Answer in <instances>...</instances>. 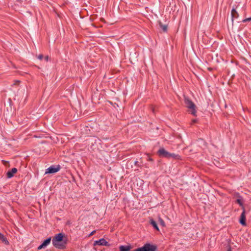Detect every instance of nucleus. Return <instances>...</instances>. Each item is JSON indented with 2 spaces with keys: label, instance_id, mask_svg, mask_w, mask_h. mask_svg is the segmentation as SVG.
<instances>
[{
  "label": "nucleus",
  "instance_id": "obj_22",
  "mask_svg": "<svg viewBox=\"0 0 251 251\" xmlns=\"http://www.w3.org/2000/svg\"><path fill=\"white\" fill-rule=\"evenodd\" d=\"M20 82V81L19 80H15L14 84V85H19Z\"/></svg>",
  "mask_w": 251,
  "mask_h": 251
},
{
  "label": "nucleus",
  "instance_id": "obj_10",
  "mask_svg": "<svg viewBox=\"0 0 251 251\" xmlns=\"http://www.w3.org/2000/svg\"><path fill=\"white\" fill-rule=\"evenodd\" d=\"M240 223L243 226H246V215H245V211L243 210V212L241 214L240 219Z\"/></svg>",
  "mask_w": 251,
  "mask_h": 251
},
{
  "label": "nucleus",
  "instance_id": "obj_20",
  "mask_svg": "<svg viewBox=\"0 0 251 251\" xmlns=\"http://www.w3.org/2000/svg\"><path fill=\"white\" fill-rule=\"evenodd\" d=\"M45 248V247L43 245V244H42L40 246H39L38 247V250H40L43 248Z\"/></svg>",
  "mask_w": 251,
  "mask_h": 251
},
{
  "label": "nucleus",
  "instance_id": "obj_23",
  "mask_svg": "<svg viewBox=\"0 0 251 251\" xmlns=\"http://www.w3.org/2000/svg\"><path fill=\"white\" fill-rule=\"evenodd\" d=\"M95 232H96V231H95V230H94L93 231H92V232L90 233V236H92V235H93L94 234V233H95Z\"/></svg>",
  "mask_w": 251,
  "mask_h": 251
},
{
  "label": "nucleus",
  "instance_id": "obj_19",
  "mask_svg": "<svg viewBox=\"0 0 251 251\" xmlns=\"http://www.w3.org/2000/svg\"><path fill=\"white\" fill-rule=\"evenodd\" d=\"M250 21H251V17L243 20V22L245 23L246 22Z\"/></svg>",
  "mask_w": 251,
  "mask_h": 251
},
{
  "label": "nucleus",
  "instance_id": "obj_24",
  "mask_svg": "<svg viewBox=\"0 0 251 251\" xmlns=\"http://www.w3.org/2000/svg\"><path fill=\"white\" fill-rule=\"evenodd\" d=\"M45 58V60H46V61H48L49 60V56H46Z\"/></svg>",
  "mask_w": 251,
  "mask_h": 251
},
{
  "label": "nucleus",
  "instance_id": "obj_11",
  "mask_svg": "<svg viewBox=\"0 0 251 251\" xmlns=\"http://www.w3.org/2000/svg\"><path fill=\"white\" fill-rule=\"evenodd\" d=\"M0 240H1L5 245H9L8 241L7 240L6 238L4 236V235L1 234V233H0Z\"/></svg>",
  "mask_w": 251,
  "mask_h": 251
},
{
  "label": "nucleus",
  "instance_id": "obj_18",
  "mask_svg": "<svg viewBox=\"0 0 251 251\" xmlns=\"http://www.w3.org/2000/svg\"><path fill=\"white\" fill-rule=\"evenodd\" d=\"M2 162L3 163V164L5 166L9 165V162L7 161H5V160H2Z\"/></svg>",
  "mask_w": 251,
  "mask_h": 251
},
{
  "label": "nucleus",
  "instance_id": "obj_25",
  "mask_svg": "<svg viewBox=\"0 0 251 251\" xmlns=\"http://www.w3.org/2000/svg\"><path fill=\"white\" fill-rule=\"evenodd\" d=\"M197 121L196 119H193L192 121V122L193 124L196 123Z\"/></svg>",
  "mask_w": 251,
  "mask_h": 251
},
{
  "label": "nucleus",
  "instance_id": "obj_4",
  "mask_svg": "<svg viewBox=\"0 0 251 251\" xmlns=\"http://www.w3.org/2000/svg\"><path fill=\"white\" fill-rule=\"evenodd\" d=\"M157 247L149 243L145 244L143 247L138 248L133 251H155Z\"/></svg>",
  "mask_w": 251,
  "mask_h": 251
},
{
  "label": "nucleus",
  "instance_id": "obj_26",
  "mask_svg": "<svg viewBox=\"0 0 251 251\" xmlns=\"http://www.w3.org/2000/svg\"><path fill=\"white\" fill-rule=\"evenodd\" d=\"M152 112H153V113H154V112H155V107H153V108H152Z\"/></svg>",
  "mask_w": 251,
  "mask_h": 251
},
{
  "label": "nucleus",
  "instance_id": "obj_27",
  "mask_svg": "<svg viewBox=\"0 0 251 251\" xmlns=\"http://www.w3.org/2000/svg\"><path fill=\"white\" fill-rule=\"evenodd\" d=\"M137 163H138L137 161H135L134 164L135 165H137Z\"/></svg>",
  "mask_w": 251,
  "mask_h": 251
},
{
  "label": "nucleus",
  "instance_id": "obj_15",
  "mask_svg": "<svg viewBox=\"0 0 251 251\" xmlns=\"http://www.w3.org/2000/svg\"><path fill=\"white\" fill-rule=\"evenodd\" d=\"M151 224L153 226L154 228L157 229V223L154 221H153V220H151Z\"/></svg>",
  "mask_w": 251,
  "mask_h": 251
},
{
  "label": "nucleus",
  "instance_id": "obj_8",
  "mask_svg": "<svg viewBox=\"0 0 251 251\" xmlns=\"http://www.w3.org/2000/svg\"><path fill=\"white\" fill-rule=\"evenodd\" d=\"M159 25L160 27L159 32L160 33H166L168 30V25L163 24L162 23H159Z\"/></svg>",
  "mask_w": 251,
  "mask_h": 251
},
{
  "label": "nucleus",
  "instance_id": "obj_17",
  "mask_svg": "<svg viewBox=\"0 0 251 251\" xmlns=\"http://www.w3.org/2000/svg\"><path fill=\"white\" fill-rule=\"evenodd\" d=\"M237 202L239 203L241 206H243V202L242 200L240 199H238L237 200Z\"/></svg>",
  "mask_w": 251,
  "mask_h": 251
},
{
  "label": "nucleus",
  "instance_id": "obj_14",
  "mask_svg": "<svg viewBox=\"0 0 251 251\" xmlns=\"http://www.w3.org/2000/svg\"><path fill=\"white\" fill-rule=\"evenodd\" d=\"M51 237H49L47 238L46 240H45L43 243H42L43 245L46 247L47 246H48L51 241Z\"/></svg>",
  "mask_w": 251,
  "mask_h": 251
},
{
  "label": "nucleus",
  "instance_id": "obj_1",
  "mask_svg": "<svg viewBox=\"0 0 251 251\" xmlns=\"http://www.w3.org/2000/svg\"><path fill=\"white\" fill-rule=\"evenodd\" d=\"M52 242L53 246L56 248L64 249L66 248L67 240L64 238V234L60 233L52 238Z\"/></svg>",
  "mask_w": 251,
  "mask_h": 251
},
{
  "label": "nucleus",
  "instance_id": "obj_9",
  "mask_svg": "<svg viewBox=\"0 0 251 251\" xmlns=\"http://www.w3.org/2000/svg\"><path fill=\"white\" fill-rule=\"evenodd\" d=\"M17 172V169L16 168H12L11 170L8 171L6 173V176L10 178L14 176V175Z\"/></svg>",
  "mask_w": 251,
  "mask_h": 251
},
{
  "label": "nucleus",
  "instance_id": "obj_5",
  "mask_svg": "<svg viewBox=\"0 0 251 251\" xmlns=\"http://www.w3.org/2000/svg\"><path fill=\"white\" fill-rule=\"evenodd\" d=\"M157 247L149 243L145 244L143 247L138 248L133 251H155Z\"/></svg>",
  "mask_w": 251,
  "mask_h": 251
},
{
  "label": "nucleus",
  "instance_id": "obj_2",
  "mask_svg": "<svg viewBox=\"0 0 251 251\" xmlns=\"http://www.w3.org/2000/svg\"><path fill=\"white\" fill-rule=\"evenodd\" d=\"M158 155L167 158H173L176 159H179L180 158V156L178 154L170 153L164 148H160L158 151Z\"/></svg>",
  "mask_w": 251,
  "mask_h": 251
},
{
  "label": "nucleus",
  "instance_id": "obj_6",
  "mask_svg": "<svg viewBox=\"0 0 251 251\" xmlns=\"http://www.w3.org/2000/svg\"><path fill=\"white\" fill-rule=\"evenodd\" d=\"M60 169V166L58 165L56 167L54 166H51L46 170L45 174H53L57 172Z\"/></svg>",
  "mask_w": 251,
  "mask_h": 251
},
{
  "label": "nucleus",
  "instance_id": "obj_28",
  "mask_svg": "<svg viewBox=\"0 0 251 251\" xmlns=\"http://www.w3.org/2000/svg\"><path fill=\"white\" fill-rule=\"evenodd\" d=\"M231 251V250L229 249H228V251Z\"/></svg>",
  "mask_w": 251,
  "mask_h": 251
},
{
  "label": "nucleus",
  "instance_id": "obj_3",
  "mask_svg": "<svg viewBox=\"0 0 251 251\" xmlns=\"http://www.w3.org/2000/svg\"><path fill=\"white\" fill-rule=\"evenodd\" d=\"M184 102L186 107L191 110V112L194 116L196 115L197 111L196 110L195 104L188 98H185Z\"/></svg>",
  "mask_w": 251,
  "mask_h": 251
},
{
  "label": "nucleus",
  "instance_id": "obj_12",
  "mask_svg": "<svg viewBox=\"0 0 251 251\" xmlns=\"http://www.w3.org/2000/svg\"><path fill=\"white\" fill-rule=\"evenodd\" d=\"M120 251H129L131 249V246H121L119 247Z\"/></svg>",
  "mask_w": 251,
  "mask_h": 251
},
{
  "label": "nucleus",
  "instance_id": "obj_21",
  "mask_svg": "<svg viewBox=\"0 0 251 251\" xmlns=\"http://www.w3.org/2000/svg\"><path fill=\"white\" fill-rule=\"evenodd\" d=\"M37 57L39 60H42L43 58V55L39 54Z\"/></svg>",
  "mask_w": 251,
  "mask_h": 251
},
{
  "label": "nucleus",
  "instance_id": "obj_16",
  "mask_svg": "<svg viewBox=\"0 0 251 251\" xmlns=\"http://www.w3.org/2000/svg\"><path fill=\"white\" fill-rule=\"evenodd\" d=\"M158 221L159 222L160 224L162 226H165V223L164 222V221L161 219L159 218L158 219Z\"/></svg>",
  "mask_w": 251,
  "mask_h": 251
},
{
  "label": "nucleus",
  "instance_id": "obj_7",
  "mask_svg": "<svg viewBox=\"0 0 251 251\" xmlns=\"http://www.w3.org/2000/svg\"><path fill=\"white\" fill-rule=\"evenodd\" d=\"M97 245L109 246V244L104 239L102 238L94 242V246Z\"/></svg>",
  "mask_w": 251,
  "mask_h": 251
},
{
  "label": "nucleus",
  "instance_id": "obj_29",
  "mask_svg": "<svg viewBox=\"0 0 251 251\" xmlns=\"http://www.w3.org/2000/svg\"><path fill=\"white\" fill-rule=\"evenodd\" d=\"M149 160H152V159L151 158H149Z\"/></svg>",
  "mask_w": 251,
  "mask_h": 251
},
{
  "label": "nucleus",
  "instance_id": "obj_13",
  "mask_svg": "<svg viewBox=\"0 0 251 251\" xmlns=\"http://www.w3.org/2000/svg\"><path fill=\"white\" fill-rule=\"evenodd\" d=\"M231 14L232 17V21L233 22L234 18H236L238 17V14L235 9H232Z\"/></svg>",
  "mask_w": 251,
  "mask_h": 251
}]
</instances>
